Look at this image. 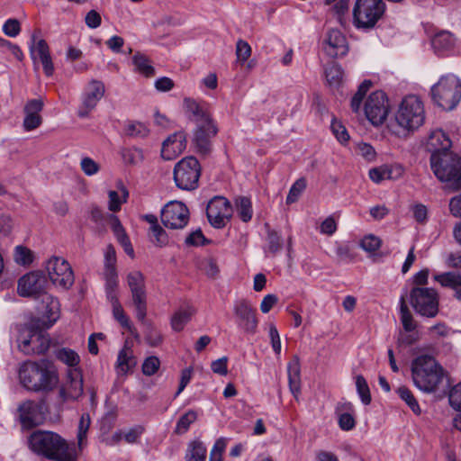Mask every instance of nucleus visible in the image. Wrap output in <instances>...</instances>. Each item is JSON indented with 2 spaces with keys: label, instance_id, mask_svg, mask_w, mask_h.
Segmentation results:
<instances>
[{
  "label": "nucleus",
  "instance_id": "obj_1",
  "mask_svg": "<svg viewBox=\"0 0 461 461\" xmlns=\"http://www.w3.org/2000/svg\"><path fill=\"white\" fill-rule=\"evenodd\" d=\"M19 380L28 391L49 393L59 384V375L48 359L25 361L19 369Z\"/></svg>",
  "mask_w": 461,
  "mask_h": 461
},
{
  "label": "nucleus",
  "instance_id": "obj_2",
  "mask_svg": "<svg viewBox=\"0 0 461 461\" xmlns=\"http://www.w3.org/2000/svg\"><path fill=\"white\" fill-rule=\"evenodd\" d=\"M30 449L49 460L53 461H76L75 447L58 433L50 430L38 429L28 438Z\"/></svg>",
  "mask_w": 461,
  "mask_h": 461
},
{
  "label": "nucleus",
  "instance_id": "obj_3",
  "mask_svg": "<svg viewBox=\"0 0 461 461\" xmlns=\"http://www.w3.org/2000/svg\"><path fill=\"white\" fill-rule=\"evenodd\" d=\"M411 377L418 389L431 393L437 392L443 384L446 372L433 357L421 355L411 362Z\"/></svg>",
  "mask_w": 461,
  "mask_h": 461
},
{
  "label": "nucleus",
  "instance_id": "obj_4",
  "mask_svg": "<svg viewBox=\"0 0 461 461\" xmlns=\"http://www.w3.org/2000/svg\"><path fill=\"white\" fill-rule=\"evenodd\" d=\"M41 320L37 318L23 329L17 338L19 349L25 355H41L48 351L50 339L46 328L41 325Z\"/></svg>",
  "mask_w": 461,
  "mask_h": 461
},
{
  "label": "nucleus",
  "instance_id": "obj_5",
  "mask_svg": "<svg viewBox=\"0 0 461 461\" xmlns=\"http://www.w3.org/2000/svg\"><path fill=\"white\" fill-rule=\"evenodd\" d=\"M430 167L442 182H450L455 189L461 188V158L447 150L430 157Z\"/></svg>",
  "mask_w": 461,
  "mask_h": 461
},
{
  "label": "nucleus",
  "instance_id": "obj_6",
  "mask_svg": "<svg viewBox=\"0 0 461 461\" xmlns=\"http://www.w3.org/2000/svg\"><path fill=\"white\" fill-rule=\"evenodd\" d=\"M433 102L443 110H453L461 100V81L454 75L440 77L431 87Z\"/></svg>",
  "mask_w": 461,
  "mask_h": 461
},
{
  "label": "nucleus",
  "instance_id": "obj_7",
  "mask_svg": "<svg viewBox=\"0 0 461 461\" xmlns=\"http://www.w3.org/2000/svg\"><path fill=\"white\" fill-rule=\"evenodd\" d=\"M384 0H356L352 10L353 24L357 29L372 30L385 14Z\"/></svg>",
  "mask_w": 461,
  "mask_h": 461
},
{
  "label": "nucleus",
  "instance_id": "obj_8",
  "mask_svg": "<svg viewBox=\"0 0 461 461\" xmlns=\"http://www.w3.org/2000/svg\"><path fill=\"white\" fill-rule=\"evenodd\" d=\"M425 120V111L421 100L416 95L405 96L395 113V122L404 130L414 131Z\"/></svg>",
  "mask_w": 461,
  "mask_h": 461
},
{
  "label": "nucleus",
  "instance_id": "obj_9",
  "mask_svg": "<svg viewBox=\"0 0 461 461\" xmlns=\"http://www.w3.org/2000/svg\"><path fill=\"white\" fill-rule=\"evenodd\" d=\"M410 303L416 313L427 318L436 317L439 311L438 294L431 287H412Z\"/></svg>",
  "mask_w": 461,
  "mask_h": 461
},
{
  "label": "nucleus",
  "instance_id": "obj_10",
  "mask_svg": "<svg viewBox=\"0 0 461 461\" xmlns=\"http://www.w3.org/2000/svg\"><path fill=\"white\" fill-rule=\"evenodd\" d=\"M201 176V165L193 156L185 157L178 161L174 167V180L176 185L186 191L198 187Z\"/></svg>",
  "mask_w": 461,
  "mask_h": 461
},
{
  "label": "nucleus",
  "instance_id": "obj_11",
  "mask_svg": "<svg viewBox=\"0 0 461 461\" xmlns=\"http://www.w3.org/2000/svg\"><path fill=\"white\" fill-rule=\"evenodd\" d=\"M189 210L186 205L178 201L167 203L161 210L160 220L163 225L171 230H181L189 221Z\"/></svg>",
  "mask_w": 461,
  "mask_h": 461
},
{
  "label": "nucleus",
  "instance_id": "obj_12",
  "mask_svg": "<svg viewBox=\"0 0 461 461\" xmlns=\"http://www.w3.org/2000/svg\"><path fill=\"white\" fill-rule=\"evenodd\" d=\"M365 114L367 120L375 126L384 122L389 113V101L384 92L372 93L365 103Z\"/></svg>",
  "mask_w": 461,
  "mask_h": 461
},
{
  "label": "nucleus",
  "instance_id": "obj_13",
  "mask_svg": "<svg viewBox=\"0 0 461 461\" xmlns=\"http://www.w3.org/2000/svg\"><path fill=\"white\" fill-rule=\"evenodd\" d=\"M127 284L135 306L136 318L142 320L147 315V294L144 276L140 271H132L127 276Z\"/></svg>",
  "mask_w": 461,
  "mask_h": 461
},
{
  "label": "nucleus",
  "instance_id": "obj_14",
  "mask_svg": "<svg viewBox=\"0 0 461 461\" xmlns=\"http://www.w3.org/2000/svg\"><path fill=\"white\" fill-rule=\"evenodd\" d=\"M46 270L53 285L68 289L74 283V274L68 262L59 257H52L46 263Z\"/></svg>",
  "mask_w": 461,
  "mask_h": 461
},
{
  "label": "nucleus",
  "instance_id": "obj_15",
  "mask_svg": "<svg viewBox=\"0 0 461 461\" xmlns=\"http://www.w3.org/2000/svg\"><path fill=\"white\" fill-rule=\"evenodd\" d=\"M206 215L212 227H225L232 216L230 203L223 196H214L207 204Z\"/></svg>",
  "mask_w": 461,
  "mask_h": 461
},
{
  "label": "nucleus",
  "instance_id": "obj_16",
  "mask_svg": "<svg viewBox=\"0 0 461 461\" xmlns=\"http://www.w3.org/2000/svg\"><path fill=\"white\" fill-rule=\"evenodd\" d=\"M47 279L41 271L25 274L18 280L17 292L20 296L32 297L47 294Z\"/></svg>",
  "mask_w": 461,
  "mask_h": 461
},
{
  "label": "nucleus",
  "instance_id": "obj_17",
  "mask_svg": "<svg viewBox=\"0 0 461 461\" xmlns=\"http://www.w3.org/2000/svg\"><path fill=\"white\" fill-rule=\"evenodd\" d=\"M30 55L33 61L35 68L38 64L42 65L44 74L51 77L54 73V64L50 56V51L47 41L39 39L35 33L31 37Z\"/></svg>",
  "mask_w": 461,
  "mask_h": 461
},
{
  "label": "nucleus",
  "instance_id": "obj_18",
  "mask_svg": "<svg viewBox=\"0 0 461 461\" xmlns=\"http://www.w3.org/2000/svg\"><path fill=\"white\" fill-rule=\"evenodd\" d=\"M218 128L213 121L196 125L192 143L201 155H208L212 151V139L216 136Z\"/></svg>",
  "mask_w": 461,
  "mask_h": 461
},
{
  "label": "nucleus",
  "instance_id": "obj_19",
  "mask_svg": "<svg viewBox=\"0 0 461 461\" xmlns=\"http://www.w3.org/2000/svg\"><path fill=\"white\" fill-rule=\"evenodd\" d=\"M19 420L24 429H32L40 425L44 417L42 411V403H37L34 401H25L18 407Z\"/></svg>",
  "mask_w": 461,
  "mask_h": 461
},
{
  "label": "nucleus",
  "instance_id": "obj_20",
  "mask_svg": "<svg viewBox=\"0 0 461 461\" xmlns=\"http://www.w3.org/2000/svg\"><path fill=\"white\" fill-rule=\"evenodd\" d=\"M63 402L77 400L83 394V375L78 368L69 369L68 382L59 392Z\"/></svg>",
  "mask_w": 461,
  "mask_h": 461
},
{
  "label": "nucleus",
  "instance_id": "obj_21",
  "mask_svg": "<svg viewBox=\"0 0 461 461\" xmlns=\"http://www.w3.org/2000/svg\"><path fill=\"white\" fill-rule=\"evenodd\" d=\"M322 48L325 53L330 58L343 57L348 51L345 36L340 31L336 29L330 30L327 32Z\"/></svg>",
  "mask_w": 461,
  "mask_h": 461
},
{
  "label": "nucleus",
  "instance_id": "obj_22",
  "mask_svg": "<svg viewBox=\"0 0 461 461\" xmlns=\"http://www.w3.org/2000/svg\"><path fill=\"white\" fill-rule=\"evenodd\" d=\"M186 148V134L176 131L169 135L162 143L161 157L165 160H172L178 157Z\"/></svg>",
  "mask_w": 461,
  "mask_h": 461
},
{
  "label": "nucleus",
  "instance_id": "obj_23",
  "mask_svg": "<svg viewBox=\"0 0 461 461\" xmlns=\"http://www.w3.org/2000/svg\"><path fill=\"white\" fill-rule=\"evenodd\" d=\"M234 312L239 318V326L245 331L255 333L258 327V320L255 315V310L247 301L237 302L234 305Z\"/></svg>",
  "mask_w": 461,
  "mask_h": 461
},
{
  "label": "nucleus",
  "instance_id": "obj_24",
  "mask_svg": "<svg viewBox=\"0 0 461 461\" xmlns=\"http://www.w3.org/2000/svg\"><path fill=\"white\" fill-rule=\"evenodd\" d=\"M104 85L101 81L93 80L85 95L83 108L78 111V116L81 118L86 117L89 112L96 106L99 100L104 96Z\"/></svg>",
  "mask_w": 461,
  "mask_h": 461
},
{
  "label": "nucleus",
  "instance_id": "obj_25",
  "mask_svg": "<svg viewBox=\"0 0 461 461\" xmlns=\"http://www.w3.org/2000/svg\"><path fill=\"white\" fill-rule=\"evenodd\" d=\"M184 108L188 119L196 125L212 121L211 114L204 105L193 99L185 98Z\"/></svg>",
  "mask_w": 461,
  "mask_h": 461
},
{
  "label": "nucleus",
  "instance_id": "obj_26",
  "mask_svg": "<svg viewBox=\"0 0 461 461\" xmlns=\"http://www.w3.org/2000/svg\"><path fill=\"white\" fill-rule=\"evenodd\" d=\"M107 221L109 222L114 236L116 237L117 241L123 248L124 252L131 258H133V247L119 218L116 215L110 213L107 214Z\"/></svg>",
  "mask_w": 461,
  "mask_h": 461
},
{
  "label": "nucleus",
  "instance_id": "obj_27",
  "mask_svg": "<svg viewBox=\"0 0 461 461\" xmlns=\"http://www.w3.org/2000/svg\"><path fill=\"white\" fill-rule=\"evenodd\" d=\"M451 146L452 142L446 133L442 130H436L430 133L426 148L431 155H434L449 150Z\"/></svg>",
  "mask_w": 461,
  "mask_h": 461
},
{
  "label": "nucleus",
  "instance_id": "obj_28",
  "mask_svg": "<svg viewBox=\"0 0 461 461\" xmlns=\"http://www.w3.org/2000/svg\"><path fill=\"white\" fill-rule=\"evenodd\" d=\"M44 306V314L48 321L41 320V325L43 328H50L59 317V300L50 294H44L42 297Z\"/></svg>",
  "mask_w": 461,
  "mask_h": 461
},
{
  "label": "nucleus",
  "instance_id": "obj_29",
  "mask_svg": "<svg viewBox=\"0 0 461 461\" xmlns=\"http://www.w3.org/2000/svg\"><path fill=\"white\" fill-rule=\"evenodd\" d=\"M288 383L291 393L295 398L301 392V368L299 357L294 355L287 366Z\"/></svg>",
  "mask_w": 461,
  "mask_h": 461
},
{
  "label": "nucleus",
  "instance_id": "obj_30",
  "mask_svg": "<svg viewBox=\"0 0 461 461\" xmlns=\"http://www.w3.org/2000/svg\"><path fill=\"white\" fill-rule=\"evenodd\" d=\"M435 280L442 286L451 288L455 291V297L461 301V274L456 272H446L435 276Z\"/></svg>",
  "mask_w": 461,
  "mask_h": 461
},
{
  "label": "nucleus",
  "instance_id": "obj_31",
  "mask_svg": "<svg viewBox=\"0 0 461 461\" xmlns=\"http://www.w3.org/2000/svg\"><path fill=\"white\" fill-rule=\"evenodd\" d=\"M195 310L192 306H186L177 310L171 318V327L176 331H181L190 321Z\"/></svg>",
  "mask_w": 461,
  "mask_h": 461
},
{
  "label": "nucleus",
  "instance_id": "obj_32",
  "mask_svg": "<svg viewBox=\"0 0 461 461\" xmlns=\"http://www.w3.org/2000/svg\"><path fill=\"white\" fill-rule=\"evenodd\" d=\"M144 327V337L145 341L150 347H158L163 341V336L160 330L156 328L150 321L146 319V316L142 320H139Z\"/></svg>",
  "mask_w": 461,
  "mask_h": 461
},
{
  "label": "nucleus",
  "instance_id": "obj_33",
  "mask_svg": "<svg viewBox=\"0 0 461 461\" xmlns=\"http://www.w3.org/2000/svg\"><path fill=\"white\" fill-rule=\"evenodd\" d=\"M453 45L454 38L448 32H440L431 39V46L438 54L450 50Z\"/></svg>",
  "mask_w": 461,
  "mask_h": 461
},
{
  "label": "nucleus",
  "instance_id": "obj_34",
  "mask_svg": "<svg viewBox=\"0 0 461 461\" xmlns=\"http://www.w3.org/2000/svg\"><path fill=\"white\" fill-rule=\"evenodd\" d=\"M132 63L135 67V71L146 77H150L155 75V68L152 67L150 60L146 55L136 52L132 58Z\"/></svg>",
  "mask_w": 461,
  "mask_h": 461
},
{
  "label": "nucleus",
  "instance_id": "obj_35",
  "mask_svg": "<svg viewBox=\"0 0 461 461\" xmlns=\"http://www.w3.org/2000/svg\"><path fill=\"white\" fill-rule=\"evenodd\" d=\"M207 449L204 444L199 440H193L188 444L185 461H205Z\"/></svg>",
  "mask_w": 461,
  "mask_h": 461
},
{
  "label": "nucleus",
  "instance_id": "obj_36",
  "mask_svg": "<svg viewBox=\"0 0 461 461\" xmlns=\"http://www.w3.org/2000/svg\"><path fill=\"white\" fill-rule=\"evenodd\" d=\"M406 294L400 298V319L405 331L411 332L417 327L413 316L406 303Z\"/></svg>",
  "mask_w": 461,
  "mask_h": 461
},
{
  "label": "nucleus",
  "instance_id": "obj_37",
  "mask_svg": "<svg viewBox=\"0 0 461 461\" xmlns=\"http://www.w3.org/2000/svg\"><path fill=\"white\" fill-rule=\"evenodd\" d=\"M267 229V250L272 255H276L283 248V240L277 231L272 230L268 223L265 224Z\"/></svg>",
  "mask_w": 461,
  "mask_h": 461
},
{
  "label": "nucleus",
  "instance_id": "obj_38",
  "mask_svg": "<svg viewBox=\"0 0 461 461\" xmlns=\"http://www.w3.org/2000/svg\"><path fill=\"white\" fill-rule=\"evenodd\" d=\"M236 211L244 222H248L251 220L253 215L252 203L249 198L245 196H240L235 200Z\"/></svg>",
  "mask_w": 461,
  "mask_h": 461
},
{
  "label": "nucleus",
  "instance_id": "obj_39",
  "mask_svg": "<svg viewBox=\"0 0 461 461\" xmlns=\"http://www.w3.org/2000/svg\"><path fill=\"white\" fill-rule=\"evenodd\" d=\"M136 364L132 352L126 346L119 351L116 366L122 373H127Z\"/></svg>",
  "mask_w": 461,
  "mask_h": 461
},
{
  "label": "nucleus",
  "instance_id": "obj_40",
  "mask_svg": "<svg viewBox=\"0 0 461 461\" xmlns=\"http://www.w3.org/2000/svg\"><path fill=\"white\" fill-rule=\"evenodd\" d=\"M325 76L330 86H338L342 81L343 69L338 63L331 62L325 68Z\"/></svg>",
  "mask_w": 461,
  "mask_h": 461
},
{
  "label": "nucleus",
  "instance_id": "obj_41",
  "mask_svg": "<svg viewBox=\"0 0 461 461\" xmlns=\"http://www.w3.org/2000/svg\"><path fill=\"white\" fill-rule=\"evenodd\" d=\"M196 420L197 412L193 410H189L179 417L174 432L177 435L185 434L189 429L191 424H193Z\"/></svg>",
  "mask_w": 461,
  "mask_h": 461
},
{
  "label": "nucleus",
  "instance_id": "obj_42",
  "mask_svg": "<svg viewBox=\"0 0 461 461\" xmlns=\"http://www.w3.org/2000/svg\"><path fill=\"white\" fill-rule=\"evenodd\" d=\"M56 357L59 361L73 368H77L76 366H77L80 362L78 354L67 348L59 349L56 353Z\"/></svg>",
  "mask_w": 461,
  "mask_h": 461
},
{
  "label": "nucleus",
  "instance_id": "obj_43",
  "mask_svg": "<svg viewBox=\"0 0 461 461\" xmlns=\"http://www.w3.org/2000/svg\"><path fill=\"white\" fill-rule=\"evenodd\" d=\"M121 155L123 162L127 165H138L144 159L143 151L139 148L122 149Z\"/></svg>",
  "mask_w": 461,
  "mask_h": 461
},
{
  "label": "nucleus",
  "instance_id": "obj_44",
  "mask_svg": "<svg viewBox=\"0 0 461 461\" xmlns=\"http://www.w3.org/2000/svg\"><path fill=\"white\" fill-rule=\"evenodd\" d=\"M399 397L405 402L415 414H420L421 410L411 391L406 386H400L397 389Z\"/></svg>",
  "mask_w": 461,
  "mask_h": 461
},
{
  "label": "nucleus",
  "instance_id": "obj_45",
  "mask_svg": "<svg viewBox=\"0 0 461 461\" xmlns=\"http://www.w3.org/2000/svg\"><path fill=\"white\" fill-rule=\"evenodd\" d=\"M371 86H372V82L370 80H365L358 86L357 93L353 95L351 102H350V106L354 113L359 112L363 99L366 96V95Z\"/></svg>",
  "mask_w": 461,
  "mask_h": 461
},
{
  "label": "nucleus",
  "instance_id": "obj_46",
  "mask_svg": "<svg viewBox=\"0 0 461 461\" xmlns=\"http://www.w3.org/2000/svg\"><path fill=\"white\" fill-rule=\"evenodd\" d=\"M356 387L361 402L365 405H368L371 402L372 398L369 386L363 375H358L356 376Z\"/></svg>",
  "mask_w": 461,
  "mask_h": 461
},
{
  "label": "nucleus",
  "instance_id": "obj_47",
  "mask_svg": "<svg viewBox=\"0 0 461 461\" xmlns=\"http://www.w3.org/2000/svg\"><path fill=\"white\" fill-rule=\"evenodd\" d=\"M382 245V240L377 236L369 234L365 236L360 241V247L366 252L373 254L375 260L376 254H374Z\"/></svg>",
  "mask_w": 461,
  "mask_h": 461
},
{
  "label": "nucleus",
  "instance_id": "obj_48",
  "mask_svg": "<svg viewBox=\"0 0 461 461\" xmlns=\"http://www.w3.org/2000/svg\"><path fill=\"white\" fill-rule=\"evenodd\" d=\"M149 236L151 242L158 247H165L168 243V236L160 225L149 229Z\"/></svg>",
  "mask_w": 461,
  "mask_h": 461
},
{
  "label": "nucleus",
  "instance_id": "obj_49",
  "mask_svg": "<svg viewBox=\"0 0 461 461\" xmlns=\"http://www.w3.org/2000/svg\"><path fill=\"white\" fill-rule=\"evenodd\" d=\"M125 132L128 136L133 138H144L148 136L149 131L147 126L140 122H131L126 125Z\"/></svg>",
  "mask_w": 461,
  "mask_h": 461
},
{
  "label": "nucleus",
  "instance_id": "obj_50",
  "mask_svg": "<svg viewBox=\"0 0 461 461\" xmlns=\"http://www.w3.org/2000/svg\"><path fill=\"white\" fill-rule=\"evenodd\" d=\"M306 188V180L303 177L297 179L291 186L286 196V203L291 204L297 201L303 191Z\"/></svg>",
  "mask_w": 461,
  "mask_h": 461
},
{
  "label": "nucleus",
  "instance_id": "obj_51",
  "mask_svg": "<svg viewBox=\"0 0 461 461\" xmlns=\"http://www.w3.org/2000/svg\"><path fill=\"white\" fill-rule=\"evenodd\" d=\"M14 260L22 266H28L33 261V254L31 249L23 246H17L14 251Z\"/></svg>",
  "mask_w": 461,
  "mask_h": 461
},
{
  "label": "nucleus",
  "instance_id": "obj_52",
  "mask_svg": "<svg viewBox=\"0 0 461 461\" xmlns=\"http://www.w3.org/2000/svg\"><path fill=\"white\" fill-rule=\"evenodd\" d=\"M369 177L372 181L378 184L384 179H391L393 176V168L389 167H375L369 170Z\"/></svg>",
  "mask_w": 461,
  "mask_h": 461
},
{
  "label": "nucleus",
  "instance_id": "obj_53",
  "mask_svg": "<svg viewBox=\"0 0 461 461\" xmlns=\"http://www.w3.org/2000/svg\"><path fill=\"white\" fill-rule=\"evenodd\" d=\"M185 243L187 246L197 247L209 244L211 240L204 237L201 229H197L186 236Z\"/></svg>",
  "mask_w": 461,
  "mask_h": 461
},
{
  "label": "nucleus",
  "instance_id": "obj_54",
  "mask_svg": "<svg viewBox=\"0 0 461 461\" xmlns=\"http://www.w3.org/2000/svg\"><path fill=\"white\" fill-rule=\"evenodd\" d=\"M113 318L123 327L130 330V332H132L131 330V324L130 321V319L125 314L123 308L122 304H116L115 306H113Z\"/></svg>",
  "mask_w": 461,
  "mask_h": 461
},
{
  "label": "nucleus",
  "instance_id": "obj_55",
  "mask_svg": "<svg viewBox=\"0 0 461 461\" xmlns=\"http://www.w3.org/2000/svg\"><path fill=\"white\" fill-rule=\"evenodd\" d=\"M251 55V48L244 40H239L236 43L237 59L241 63L245 62Z\"/></svg>",
  "mask_w": 461,
  "mask_h": 461
},
{
  "label": "nucleus",
  "instance_id": "obj_56",
  "mask_svg": "<svg viewBox=\"0 0 461 461\" xmlns=\"http://www.w3.org/2000/svg\"><path fill=\"white\" fill-rule=\"evenodd\" d=\"M226 447V439L220 438L214 443L209 456V461H222V453Z\"/></svg>",
  "mask_w": 461,
  "mask_h": 461
},
{
  "label": "nucleus",
  "instance_id": "obj_57",
  "mask_svg": "<svg viewBox=\"0 0 461 461\" xmlns=\"http://www.w3.org/2000/svg\"><path fill=\"white\" fill-rule=\"evenodd\" d=\"M160 361L157 357H147L142 364V372L145 375H153L159 368Z\"/></svg>",
  "mask_w": 461,
  "mask_h": 461
},
{
  "label": "nucleus",
  "instance_id": "obj_58",
  "mask_svg": "<svg viewBox=\"0 0 461 461\" xmlns=\"http://www.w3.org/2000/svg\"><path fill=\"white\" fill-rule=\"evenodd\" d=\"M330 127L333 134L340 143H345L349 140V134L346 127L340 122H337L336 120L332 121Z\"/></svg>",
  "mask_w": 461,
  "mask_h": 461
},
{
  "label": "nucleus",
  "instance_id": "obj_59",
  "mask_svg": "<svg viewBox=\"0 0 461 461\" xmlns=\"http://www.w3.org/2000/svg\"><path fill=\"white\" fill-rule=\"evenodd\" d=\"M80 167L86 176H94L100 170V166L91 158L86 157L81 159Z\"/></svg>",
  "mask_w": 461,
  "mask_h": 461
},
{
  "label": "nucleus",
  "instance_id": "obj_60",
  "mask_svg": "<svg viewBox=\"0 0 461 461\" xmlns=\"http://www.w3.org/2000/svg\"><path fill=\"white\" fill-rule=\"evenodd\" d=\"M44 106L43 100L41 98H35L28 100L24 105V113L40 115Z\"/></svg>",
  "mask_w": 461,
  "mask_h": 461
},
{
  "label": "nucleus",
  "instance_id": "obj_61",
  "mask_svg": "<svg viewBox=\"0 0 461 461\" xmlns=\"http://www.w3.org/2000/svg\"><path fill=\"white\" fill-rule=\"evenodd\" d=\"M448 401L453 409L461 410V382L450 390Z\"/></svg>",
  "mask_w": 461,
  "mask_h": 461
},
{
  "label": "nucleus",
  "instance_id": "obj_62",
  "mask_svg": "<svg viewBox=\"0 0 461 461\" xmlns=\"http://www.w3.org/2000/svg\"><path fill=\"white\" fill-rule=\"evenodd\" d=\"M90 426V416L88 413L82 414L79 424H78V432H77V439L78 444L81 445L83 440L86 437V432Z\"/></svg>",
  "mask_w": 461,
  "mask_h": 461
},
{
  "label": "nucleus",
  "instance_id": "obj_63",
  "mask_svg": "<svg viewBox=\"0 0 461 461\" xmlns=\"http://www.w3.org/2000/svg\"><path fill=\"white\" fill-rule=\"evenodd\" d=\"M20 23L16 19H8L3 25V32L9 37H15L20 33Z\"/></svg>",
  "mask_w": 461,
  "mask_h": 461
},
{
  "label": "nucleus",
  "instance_id": "obj_64",
  "mask_svg": "<svg viewBox=\"0 0 461 461\" xmlns=\"http://www.w3.org/2000/svg\"><path fill=\"white\" fill-rule=\"evenodd\" d=\"M336 255L339 261L350 262L355 259V254L348 245H339L336 249Z\"/></svg>",
  "mask_w": 461,
  "mask_h": 461
}]
</instances>
